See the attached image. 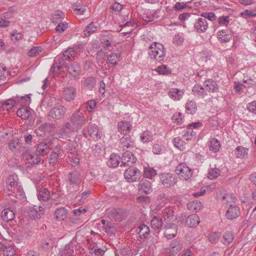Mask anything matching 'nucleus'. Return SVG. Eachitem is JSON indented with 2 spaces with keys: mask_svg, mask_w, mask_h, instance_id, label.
I'll list each match as a JSON object with an SVG mask.
<instances>
[{
  "mask_svg": "<svg viewBox=\"0 0 256 256\" xmlns=\"http://www.w3.org/2000/svg\"><path fill=\"white\" fill-rule=\"evenodd\" d=\"M101 222L102 224V227L104 232L110 236H112L115 234L116 228L112 223L108 221H106L104 220H102Z\"/></svg>",
  "mask_w": 256,
  "mask_h": 256,
  "instance_id": "26",
  "label": "nucleus"
},
{
  "mask_svg": "<svg viewBox=\"0 0 256 256\" xmlns=\"http://www.w3.org/2000/svg\"><path fill=\"white\" fill-rule=\"evenodd\" d=\"M209 149L210 151L216 152H218L220 148V142L216 138H212L208 142Z\"/></svg>",
  "mask_w": 256,
  "mask_h": 256,
  "instance_id": "33",
  "label": "nucleus"
},
{
  "mask_svg": "<svg viewBox=\"0 0 256 256\" xmlns=\"http://www.w3.org/2000/svg\"><path fill=\"white\" fill-rule=\"evenodd\" d=\"M69 73L74 77H77L80 72V68L77 63H74L68 68Z\"/></svg>",
  "mask_w": 256,
  "mask_h": 256,
  "instance_id": "37",
  "label": "nucleus"
},
{
  "mask_svg": "<svg viewBox=\"0 0 256 256\" xmlns=\"http://www.w3.org/2000/svg\"><path fill=\"white\" fill-rule=\"evenodd\" d=\"M142 18L146 22H150L154 18V12L150 10H144L142 14H140Z\"/></svg>",
  "mask_w": 256,
  "mask_h": 256,
  "instance_id": "53",
  "label": "nucleus"
},
{
  "mask_svg": "<svg viewBox=\"0 0 256 256\" xmlns=\"http://www.w3.org/2000/svg\"><path fill=\"white\" fill-rule=\"evenodd\" d=\"M4 256H14L15 250L13 247L5 246L3 248Z\"/></svg>",
  "mask_w": 256,
  "mask_h": 256,
  "instance_id": "64",
  "label": "nucleus"
},
{
  "mask_svg": "<svg viewBox=\"0 0 256 256\" xmlns=\"http://www.w3.org/2000/svg\"><path fill=\"white\" fill-rule=\"evenodd\" d=\"M236 197L233 194H226L222 197V202L227 206H231L234 204Z\"/></svg>",
  "mask_w": 256,
  "mask_h": 256,
  "instance_id": "42",
  "label": "nucleus"
},
{
  "mask_svg": "<svg viewBox=\"0 0 256 256\" xmlns=\"http://www.w3.org/2000/svg\"><path fill=\"white\" fill-rule=\"evenodd\" d=\"M234 238L233 232L231 231H226L224 234L221 242L224 245H228L232 242Z\"/></svg>",
  "mask_w": 256,
  "mask_h": 256,
  "instance_id": "36",
  "label": "nucleus"
},
{
  "mask_svg": "<svg viewBox=\"0 0 256 256\" xmlns=\"http://www.w3.org/2000/svg\"><path fill=\"white\" fill-rule=\"evenodd\" d=\"M137 232L141 238H146L148 235L150 230L148 226L146 224H141L136 229Z\"/></svg>",
  "mask_w": 256,
  "mask_h": 256,
  "instance_id": "34",
  "label": "nucleus"
},
{
  "mask_svg": "<svg viewBox=\"0 0 256 256\" xmlns=\"http://www.w3.org/2000/svg\"><path fill=\"white\" fill-rule=\"evenodd\" d=\"M203 86L206 91L207 90L210 92H216L218 90V86L217 82L212 79L206 80L203 84Z\"/></svg>",
  "mask_w": 256,
  "mask_h": 256,
  "instance_id": "21",
  "label": "nucleus"
},
{
  "mask_svg": "<svg viewBox=\"0 0 256 256\" xmlns=\"http://www.w3.org/2000/svg\"><path fill=\"white\" fill-rule=\"evenodd\" d=\"M144 174L146 178L152 179L156 174V172L154 168L148 167L144 168Z\"/></svg>",
  "mask_w": 256,
  "mask_h": 256,
  "instance_id": "57",
  "label": "nucleus"
},
{
  "mask_svg": "<svg viewBox=\"0 0 256 256\" xmlns=\"http://www.w3.org/2000/svg\"><path fill=\"white\" fill-rule=\"evenodd\" d=\"M42 52V48L41 46H34L28 52V55L30 57H34Z\"/></svg>",
  "mask_w": 256,
  "mask_h": 256,
  "instance_id": "59",
  "label": "nucleus"
},
{
  "mask_svg": "<svg viewBox=\"0 0 256 256\" xmlns=\"http://www.w3.org/2000/svg\"><path fill=\"white\" fill-rule=\"evenodd\" d=\"M121 20L122 24L120 25L122 28H126V27H134L136 26V23L135 20H131V18H128V14H126L122 16Z\"/></svg>",
  "mask_w": 256,
  "mask_h": 256,
  "instance_id": "28",
  "label": "nucleus"
},
{
  "mask_svg": "<svg viewBox=\"0 0 256 256\" xmlns=\"http://www.w3.org/2000/svg\"><path fill=\"white\" fill-rule=\"evenodd\" d=\"M196 132L190 127H188L186 130L184 132L182 138L186 140H192L195 138Z\"/></svg>",
  "mask_w": 256,
  "mask_h": 256,
  "instance_id": "44",
  "label": "nucleus"
},
{
  "mask_svg": "<svg viewBox=\"0 0 256 256\" xmlns=\"http://www.w3.org/2000/svg\"><path fill=\"white\" fill-rule=\"evenodd\" d=\"M194 28L198 32H204L208 28V22L207 20L202 18H199L196 20Z\"/></svg>",
  "mask_w": 256,
  "mask_h": 256,
  "instance_id": "16",
  "label": "nucleus"
},
{
  "mask_svg": "<svg viewBox=\"0 0 256 256\" xmlns=\"http://www.w3.org/2000/svg\"><path fill=\"white\" fill-rule=\"evenodd\" d=\"M74 130H75V129L70 122H68L58 130L57 135L58 138H67Z\"/></svg>",
  "mask_w": 256,
  "mask_h": 256,
  "instance_id": "14",
  "label": "nucleus"
},
{
  "mask_svg": "<svg viewBox=\"0 0 256 256\" xmlns=\"http://www.w3.org/2000/svg\"><path fill=\"white\" fill-rule=\"evenodd\" d=\"M240 214L239 207L231 205L227 210L226 214V218L228 220H234L238 218Z\"/></svg>",
  "mask_w": 256,
  "mask_h": 256,
  "instance_id": "22",
  "label": "nucleus"
},
{
  "mask_svg": "<svg viewBox=\"0 0 256 256\" xmlns=\"http://www.w3.org/2000/svg\"><path fill=\"white\" fill-rule=\"evenodd\" d=\"M173 142L174 146L179 150H182L185 148L184 142L180 138H175L173 140Z\"/></svg>",
  "mask_w": 256,
  "mask_h": 256,
  "instance_id": "60",
  "label": "nucleus"
},
{
  "mask_svg": "<svg viewBox=\"0 0 256 256\" xmlns=\"http://www.w3.org/2000/svg\"><path fill=\"white\" fill-rule=\"evenodd\" d=\"M221 172V170L214 165L208 170V178L210 180L216 179L220 176Z\"/></svg>",
  "mask_w": 256,
  "mask_h": 256,
  "instance_id": "35",
  "label": "nucleus"
},
{
  "mask_svg": "<svg viewBox=\"0 0 256 256\" xmlns=\"http://www.w3.org/2000/svg\"><path fill=\"white\" fill-rule=\"evenodd\" d=\"M184 94L182 90L176 88H171L168 92V96L174 100H180Z\"/></svg>",
  "mask_w": 256,
  "mask_h": 256,
  "instance_id": "23",
  "label": "nucleus"
},
{
  "mask_svg": "<svg viewBox=\"0 0 256 256\" xmlns=\"http://www.w3.org/2000/svg\"><path fill=\"white\" fill-rule=\"evenodd\" d=\"M95 84V79L92 77H88L84 80L83 86L85 88L91 90L94 86Z\"/></svg>",
  "mask_w": 256,
  "mask_h": 256,
  "instance_id": "48",
  "label": "nucleus"
},
{
  "mask_svg": "<svg viewBox=\"0 0 256 256\" xmlns=\"http://www.w3.org/2000/svg\"><path fill=\"white\" fill-rule=\"evenodd\" d=\"M184 40L183 34L178 33L174 36L173 42L175 44L180 45L183 43Z\"/></svg>",
  "mask_w": 256,
  "mask_h": 256,
  "instance_id": "63",
  "label": "nucleus"
},
{
  "mask_svg": "<svg viewBox=\"0 0 256 256\" xmlns=\"http://www.w3.org/2000/svg\"><path fill=\"white\" fill-rule=\"evenodd\" d=\"M66 111V108L63 106L59 105L50 110L48 116L51 118L60 120L64 116Z\"/></svg>",
  "mask_w": 256,
  "mask_h": 256,
  "instance_id": "11",
  "label": "nucleus"
},
{
  "mask_svg": "<svg viewBox=\"0 0 256 256\" xmlns=\"http://www.w3.org/2000/svg\"><path fill=\"white\" fill-rule=\"evenodd\" d=\"M248 150L242 146H238L235 152L237 157L243 158L248 154Z\"/></svg>",
  "mask_w": 256,
  "mask_h": 256,
  "instance_id": "55",
  "label": "nucleus"
},
{
  "mask_svg": "<svg viewBox=\"0 0 256 256\" xmlns=\"http://www.w3.org/2000/svg\"><path fill=\"white\" fill-rule=\"evenodd\" d=\"M30 102V94L21 96H17L4 101L2 104V107L4 110H8L15 106L28 104Z\"/></svg>",
  "mask_w": 256,
  "mask_h": 256,
  "instance_id": "4",
  "label": "nucleus"
},
{
  "mask_svg": "<svg viewBox=\"0 0 256 256\" xmlns=\"http://www.w3.org/2000/svg\"><path fill=\"white\" fill-rule=\"evenodd\" d=\"M200 222V218L196 214L189 216L186 220V225L190 228L196 227Z\"/></svg>",
  "mask_w": 256,
  "mask_h": 256,
  "instance_id": "27",
  "label": "nucleus"
},
{
  "mask_svg": "<svg viewBox=\"0 0 256 256\" xmlns=\"http://www.w3.org/2000/svg\"><path fill=\"white\" fill-rule=\"evenodd\" d=\"M120 148L124 151L126 148H133L134 147V142L132 140L130 136H124L120 139Z\"/></svg>",
  "mask_w": 256,
  "mask_h": 256,
  "instance_id": "18",
  "label": "nucleus"
},
{
  "mask_svg": "<svg viewBox=\"0 0 256 256\" xmlns=\"http://www.w3.org/2000/svg\"><path fill=\"white\" fill-rule=\"evenodd\" d=\"M141 172L136 168L130 167L126 169L124 172V176L128 182H134L140 180L141 177Z\"/></svg>",
  "mask_w": 256,
  "mask_h": 256,
  "instance_id": "8",
  "label": "nucleus"
},
{
  "mask_svg": "<svg viewBox=\"0 0 256 256\" xmlns=\"http://www.w3.org/2000/svg\"><path fill=\"white\" fill-rule=\"evenodd\" d=\"M120 162V156L116 154H112L108 162V164L112 168L116 167Z\"/></svg>",
  "mask_w": 256,
  "mask_h": 256,
  "instance_id": "46",
  "label": "nucleus"
},
{
  "mask_svg": "<svg viewBox=\"0 0 256 256\" xmlns=\"http://www.w3.org/2000/svg\"><path fill=\"white\" fill-rule=\"evenodd\" d=\"M38 198L40 200H48L50 198V192L45 188H41L38 190Z\"/></svg>",
  "mask_w": 256,
  "mask_h": 256,
  "instance_id": "40",
  "label": "nucleus"
},
{
  "mask_svg": "<svg viewBox=\"0 0 256 256\" xmlns=\"http://www.w3.org/2000/svg\"><path fill=\"white\" fill-rule=\"evenodd\" d=\"M152 227L154 230H159L162 226V218L155 216L150 221Z\"/></svg>",
  "mask_w": 256,
  "mask_h": 256,
  "instance_id": "47",
  "label": "nucleus"
},
{
  "mask_svg": "<svg viewBox=\"0 0 256 256\" xmlns=\"http://www.w3.org/2000/svg\"><path fill=\"white\" fill-rule=\"evenodd\" d=\"M218 22L222 26H227L230 22V16H220L218 19Z\"/></svg>",
  "mask_w": 256,
  "mask_h": 256,
  "instance_id": "62",
  "label": "nucleus"
},
{
  "mask_svg": "<svg viewBox=\"0 0 256 256\" xmlns=\"http://www.w3.org/2000/svg\"><path fill=\"white\" fill-rule=\"evenodd\" d=\"M76 94V88L72 86H68L64 88L62 97L65 100L71 102L74 100Z\"/></svg>",
  "mask_w": 256,
  "mask_h": 256,
  "instance_id": "15",
  "label": "nucleus"
},
{
  "mask_svg": "<svg viewBox=\"0 0 256 256\" xmlns=\"http://www.w3.org/2000/svg\"><path fill=\"white\" fill-rule=\"evenodd\" d=\"M101 41L104 46L106 48L109 49L112 43L113 42V38L110 33L106 32L102 36Z\"/></svg>",
  "mask_w": 256,
  "mask_h": 256,
  "instance_id": "32",
  "label": "nucleus"
},
{
  "mask_svg": "<svg viewBox=\"0 0 256 256\" xmlns=\"http://www.w3.org/2000/svg\"><path fill=\"white\" fill-rule=\"evenodd\" d=\"M176 172L179 178L183 180H188L191 178L193 170L186 164L181 162L176 168Z\"/></svg>",
  "mask_w": 256,
  "mask_h": 256,
  "instance_id": "5",
  "label": "nucleus"
},
{
  "mask_svg": "<svg viewBox=\"0 0 256 256\" xmlns=\"http://www.w3.org/2000/svg\"><path fill=\"white\" fill-rule=\"evenodd\" d=\"M136 158L132 152L129 151H126L124 153L122 156L121 166H130L136 162Z\"/></svg>",
  "mask_w": 256,
  "mask_h": 256,
  "instance_id": "17",
  "label": "nucleus"
},
{
  "mask_svg": "<svg viewBox=\"0 0 256 256\" xmlns=\"http://www.w3.org/2000/svg\"><path fill=\"white\" fill-rule=\"evenodd\" d=\"M202 204L198 201H192L188 202L187 205L188 208L192 212H198L201 209Z\"/></svg>",
  "mask_w": 256,
  "mask_h": 256,
  "instance_id": "45",
  "label": "nucleus"
},
{
  "mask_svg": "<svg viewBox=\"0 0 256 256\" xmlns=\"http://www.w3.org/2000/svg\"><path fill=\"white\" fill-rule=\"evenodd\" d=\"M165 223L176 221V216L174 214L172 208L166 207L162 211Z\"/></svg>",
  "mask_w": 256,
  "mask_h": 256,
  "instance_id": "13",
  "label": "nucleus"
},
{
  "mask_svg": "<svg viewBox=\"0 0 256 256\" xmlns=\"http://www.w3.org/2000/svg\"><path fill=\"white\" fill-rule=\"evenodd\" d=\"M148 54L154 60L161 62L166 57V49L161 43L154 42L149 46Z\"/></svg>",
  "mask_w": 256,
  "mask_h": 256,
  "instance_id": "1",
  "label": "nucleus"
},
{
  "mask_svg": "<svg viewBox=\"0 0 256 256\" xmlns=\"http://www.w3.org/2000/svg\"><path fill=\"white\" fill-rule=\"evenodd\" d=\"M60 152V148L57 146L55 148L52 152L50 154L49 158V163L51 166H54L56 164Z\"/></svg>",
  "mask_w": 256,
  "mask_h": 256,
  "instance_id": "39",
  "label": "nucleus"
},
{
  "mask_svg": "<svg viewBox=\"0 0 256 256\" xmlns=\"http://www.w3.org/2000/svg\"><path fill=\"white\" fill-rule=\"evenodd\" d=\"M132 128V124L127 120H122L118 124V131L125 136L130 132Z\"/></svg>",
  "mask_w": 256,
  "mask_h": 256,
  "instance_id": "19",
  "label": "nucleus"
},
{
  "mask_svg": "<svg viewBox=\"0 0 256 256\" xmlns=\"http://www.w3.org/2000/svg\"><path fill=\"white\" fill-rule=\"evenodd\" d=\"M105 251L101 248L96 246L90 249V253L92 256H102Z\"/></svg>",
  "mask_w": 256,
  "mask_h": 256,
  "instance_id": "58",
  "label": "nucleus"
},
{
  "mask_svg": "<svg viewBox=\"0 0 256 256\" xmlns=\"http://www.w3.org/2000/svg\"><path fill=\"white\" fill-rule=\"evenodd\" d=\"M192 92L198 98H204L206 96H208V94L204 86H202L199 84L194 85L192 88Z\"/></svg>",
  "mask_w": 256,
  "mask_h": 256,
  "instance_id": "24",
  "label": "nucleus"
},
{
  "mask_svg": "<svg viewBox=\"0 0 256 256\" xmlns=\"http://www.w3.org/2000/svg\"><path fill=\"white\" fill-rule=\"evenodd\" d=\"M186 112L188 114H194L197 110L196 104L194 101L190 100L186 104Z\"/></svg>",
  "mask_w": 256,
  "mask_h": 256,
  "instance_id": "41",
  "label": "nucleus"
},
{
  "mask_svg": "<svg viewBox=\"0 0 256 256\" xmlns=\"http://www.w3.org/2000/svg\"><path fill=\"white\" fill-rule=\"evenodd\" d=\"M20 146V141L18 138L11 140L8 144V148L12 152L16 151Z\"/></svg>",
  "mask_w": 256,
  "mask_h": 256,
  "instance_id": "61",
  "label": "nucleus"
},
{
  "mask_svg": "<svg viewBox=\"0 0 256 256\" xmlns=\"http://www.w3.org/2000/svg\"><path fill=\"white\" fill-rule=\"evenodd\" d=\"M164 234L165 237L168 240L174 238L178 231V227L176 222L165 223Z\"/></svg>",
  "mask_w": 256,
  "mask_h": 256,
  "instance_id": "10",
  "label": "nucleus"
},
{
  "mask_svg": "<svg viewBox=\"0 0 256 256\" xmlns=\"http://www.w3.org/2000/svg\"><path fill=\"white\" fill-rule=\"evenodd\" d=\"M66 60L62 55H58L56 57L52 66L50 70V74L54 76L58 72L61 68L67 67Z\"/></svg>",
  "mask_w": 256,
  "mask_h": 256,
  "instance_id": "7",
  "label": "nucleus"
},
{
  "mask_svg": "<svg viewBox=\"0 0 256 256\" xmlns=\"http://www.w3.org/2000/svg\"><path fill=\"white\" fill-rule=\"evenodd\" d=\"M37 150L39 154L46 155L50 152V148L48 144L45 142H42L38 144Z\"/></svg>",
  "mask_w": 256,
  "mask_h": 256,
  "instance_id": "49",
  "label": "nucleus"
},
{
  "mask_svg": "<svg viewBox=\"0 0 256 256\" xmlns=\"http://www.w3.org/2000/svg\"><path fill=\"white\" fill-rule=\"evenodd\" d=\"M68 177L70 183L76 185L80 184L82 180L80 174L78 172H70Z\"/></svg>",
  "mask_w": 256,
  "mask_h": 256,
  "instance_id": "29",
  "label": "nucleus"
},
{
  "mask_svg": "<svg viewBox=\"0 0 256 256\" xmlns=\"http://www.w3.org/2000/svg\"><path fill=\"white\" fill-rule=\"evenodd\" d=\"M64 13L62 11H56L52 16L53 22L58 23L64 18Z\"/></svg>",
  "mask_w": 256,
  "mask_h": 256,
  "instance_id": "56",
  "label": "nucleus"
},
{
  "mask_svg": "<svg viewBox=\"0 0 256 256\" xmlns=\"http://www.w3.org/2000/svg\"><path fill=\"white\" fill-rule=\"evenodd\" d=\"M1 216L4 220L8 222L13 220L15 217V214L12 210L6 208L2 211Z\"/></svg>",
  "mask_w": 256,
  "mask_h": 256,
  "instance_id": "31",
  "label": "nucleus"
},
{
  "mask_svg": "<svg viewBox=\"0 0 256 256\" xmlns=\"http://www.w3.org/2000/svg\"><path fill=\"white\" fill-rule=\"evenodd\" d=\"M98 28V24L92 22L86 26L84 31V36L88 37L92 34L96 32Z\"/></svg>",
  "mask_w": 256,
  "mask_h": 256,
  "instance_id": "30",
  "label": "nucleus"
},
{
  "mask_svg": "<svg viewBox=\"0 0 256 256\" xmlns=\"http://www.w3.org/2000/svg\"><path fill=\"white\" fill-rule=\"evenodd\" d=\"M217 37L221 42H226L230 41L232 38V34L227 30H218L217 32Z\"/></svg>",
  "mask_w": 256,
  "mask_h": 256,
  "instance_id": "25",
  "label": "nucleus"
},
{
  "mask_svg": "<svg viewBox=\"0 0 256 256\" xmlns=\"http://www.w3.org/2000/svg\"><path fill=\"white\" fill-rule=\"evenodd\" d=\"M16 114L20 118L26 120L30 116L31 112L27 108H22L18 110Z\"/></svg>",
  "mask_w": 256,
  "mask_h": 256,
  "instance_id": "43",
  "label": "nucleus"
},
{
  "mask_svg": "<svg viewBox=\"0 0 256 256\" xmlns=\"http://www.w3.org/2000/svg\"><path fill=\"white\" fill-rule=\"evenodd\" d=\"M44 208L40 206H34L30 207L28 210V216L30 218L34 220L40 218L41 215L44 214Z\"/></svg>",
  "mask_w": 256,
  "mask_h": 256,
  "instance_id": "12",
  "label": "nucleus"
},
{
  "mask_svg": "<svg viewBox=\"0 0 256 256\" xmlns=\"http://www.w3.org/2000/svg\"><path fill=\"white\" fill-rule=\"evenodd\" d=\"M156 70L160 74L168 75L171 74L172 70L166 65L162 64L158 66Z\"/></svg>",
  "mask_w": 256,
  "mask_h": 256,
  "instance_id": "52",
  "label": "nucleus"
},
{
  "mask_svg": "<svg viewBox=\"0 0 256 256\" xmlns=\"http://www.w3.org/2000/svg\"><path fill=\"white\" fill-rule=\"evenodd\" d=\"M84 134L87 132L89 136L94 140L100 139L102 136V130L96 124H91L84 129Z\"/></svg>",
  "mask_w": 256,
  "mask_h": 256,
  "instance_id": "9",
  "label": "nucleus"
},
{
  "mask_svg": "<svg viewBox=\"0 0 256 256\" xmlns=\"http://www.w3.org/2000/svg\"><path fill=\"white\" fill-rule=\"evenodd\" d=\"M160 181L164 188H171L174 186L178 181L176 174L170 172H165L160 174Z\"/></svg>",
  "mask_w": 256,
  "mask_h": 256,
  "instance_id": "6",
  "label": "nucleus"
},
{
  "mask_svg": "<svg viewBox=\"0 0 256 256\" xmlns=\"http://www.w3.org/2000/svg\"><path fill=\"white\" fill-rule=\"evenodd\" d=\"M70 120L71 125L78 130L80 129L88 122V117L85 116L82 110L80 108L76 110L70 116Z\"/></svg>",
  "mask_w": 256,
  "mask_h": 256,
  "instance_id": "3",
  "label": "nucleus"
},
{
  "mask_svg": "<svg viewBox=\"0 0 256 256\" xmlns=\"http://www.w3.org/2000/svg\"><path fill=\"white\" fill-rule=\"evenodd\" d=\"M6 184L4 191L8 195L14 194V196L18 198H22L24 197V192L20 190V187H18L17 176H10L7 179Z\"/></svg>",
  "mask_w": 256,
  "mask_h": 256,
  "instance_id": "2",
  "label": "nucleus"
},
{
  "mask_svg": "<svg viewBox=\"0 0 256 256\" xmlns=\"http://www.w3.org/2000/svg\"><path fill=\"white\" fill-rule=\"evenodd\" d=\"M54 216L57 220H64L67 216V210L64 208H58L55 211Z\"/></svg>",
  "mask_w": 256,
  "mask_h": 256,
  "instance_id": "38",
  "label": "nucleus"
},
{
  "mask_svg": "<svg viewBox=\"0 0 256 256\" xmlns=\"http://www.w3.org/2000/svg\"><path fill=\"white\" fill-rule=\"evenodd\" d=\"M26 160L30 164H38L40 161V158L37 154H29L27 157Z\"/></svg>",
  "mask_w": 256,
  "mask_h": 256,
  "instance_id": "50",
  "label": "nucleus"
},
{
  "mask_svg": "<svg viewBox=\"0 0 256 256\" xmlns=\"http://www.w3.org/2000/svg\"><path fill=\"white\" fill-rule=\"evenodd\" d=\"M120 55L118 53L112 52L108 58V63L112 65H116L120 60Z\"/></svg>",
  "mask_w": 256,
  "mask_h": 256,
  "instance_id": "51",
  "label": "nucleus"
},
{
  "mask_svg": "<svg viewBox=\"0 0 256 256\" xmlns=\"http://www.w3.org/2000/svg\"><path fill=\"white\" fill-rule=\"evenodd\" d=\"M141 140L144 142H148L152 140V134L149 130L144 131L140 136Z\"/></svg>",
  "mask_w": 256,
  "mask_h": 256,
  "instance_id": "54",
  "label": "nucleus"
},
{
  "mask_svg": "<svg viewBox=\"0 0 256 256\" xmlns=\"http://www.w3.org/2000/svg\"><path fill=\"white\" fill-rule=\"evenodd\" d=\"M138 190L142 194H149L152 190V184L148 180H142L138 184Z\"/></svg>",
  "mask_w": 256,
  "mask_h": 256,
  "instance_id": "20",
  "label": "nucleus"
}]
</instances>
